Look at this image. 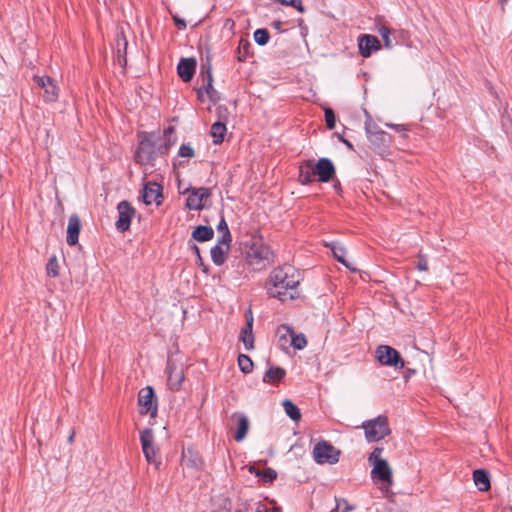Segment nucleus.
<instances>
[{"label":"nucleus","instance_id":"obj_1","mask_svg":"<svg viewBox=\"0 0 512 512\" xmlns=\"http://www.w3.org/2000/svg\"><path fill=\"white\" fill-rule=\"evenodd\" d=\"M299 284V272L293 266L285 264L269 273L264 288L269 297L285 302L296 297Z\"/></svg>","mask_w":512,"mask_h":512},{"label":"nucleus","instance_id":"obj_2","mask_svg":"<svg viewBox=\"0 0 512 512\" xmlns=\"http://www.w3.org/2000/svg\"><path fill=\"white\" fill-rule=\"evenodd\" d=\"M335 174V167L328 158H320L317 162L306 160L299 167V179L302 184L315 181L316 176L321 182H329Z\"/></svg>","mask_w":512,"mask_h":512},{"label":"nucleus","instance_id":"obj_3","mask_svg":"<svg viewBox=\"0 0 512 512\" xmlns=\"http://www.w3.org/2000/svg\"><path fill=\"white\" fill-rule=\"evenodd\" d=\"M245 259L253 270L259 271L274 261V253L261 237L252 236L246 245Z\"/></svg>","mask_w":512,"mask_h":512},{"label":"nucleus","instance_id":"obj_4","mask_svg":"<svg viewBox=\"0 0 512 512\" xmlns=\"http://www.w3.org/2000/svg\"><path fill=\"white\" fill-rule=\"evenodd\" d=\"M365 131L372 148L378 154L384 155L388 152L392 142V136L390 134L379 129V127L371 121L365 123Z\"/></svg>","mask_w":512,"mask_h":512},{"label":"nucleus","instance_id":"obj_5","mask_svg":"<svg viewBox=\"0 0 512 512\" xmlns=\"http://www.w3.org/2000/svg\"><path fill=\"white\" fill-rule=\"evenodd\" d=\"M383 448L375 447L368 457L369 463L373 466L371 476L382 482L392 483V470L388 462L382 458Z\"/></svg>","mask_w":512,"mask_h":512},{"label":"nucleus","instance_id":"obj_6","mask_svg":"<svg viewBox=\"0 0 512 512\" xmlns=\"http://www.w3.org/2000/svg\"><path fill=\"white\" fill-rule=\"evenodd\" d=\"M362 428L368 442H378L391 433L388 418L383 415L363 422Z\"/></svg>","mask_w":512,"mask_h":512},{"label":"nucleus","instance_id":"obj_7","mask_svg":"<svg viewBox=\"0 0 512 512\" xmlns=\"http://www.w3.org/2000/svg\"><path fill=\"white\" fill-rule=\"evenodd\" d=\"M340 450L327 441L317 443L313 448V457L318 464H335L339 461Z\"/></svg>","mask_w":512,"mask_h":512},{"label":"nucleus","instance_id":"obj_8","mask_svg":"<svg viewBox=\"0 0 512 512\" xmlns=\"http://www.w3.org/2000/svg\"><path fill=\"white\" fill-rule=\"evenodd\" d=\"M140 442L147 462L159 469L161 461L157 457L158 450L154 446V434L151 428H145L141 431Z\"/></svg>","mask_w":512,"mask_h":512},{"label":"nucleus","instance_id":"obj_9","mask_svg":"<svg viewBox=\"0 0 512 512\" xmlns=\"http://www.w3.org/2000/svg\"><path fill=\"white\" fill-rule=\"evenodd\" d=\"M201 78H202V85L197 90V98L201 102H203L205 100L204 94H206L207 97L209 98V100L211 102L215 103L216 101L219 100V96H218L217 91L213 87V76H212L210 64H208L207 67L202 65Z\"/></svg>","mask_w":512,"mask_h":512},{"label":"nucleus","instance_id":"obj_10","mask_svg":"<svg viewBox=\"0 0 512 512\" xmlns=\"http://www.w3.org/2000/svg\"><path fill=\"white\" fill-rule=\"evenodd\" d=\"M139 413L141 415L149 414L151 418L157 415V400L154 389L151 386L142 388L138 393Z\"/></svg>","mask_w":512,"mask_h":512},{"label":"nucleus","instance_id":"obj_11","mask_svg":"<svg viewBox=\"0 0 512 512\" xmlns=\"http://www.w3.org/2000/svg\"><path fill=\"white\" fill-rule=\"evenodd\" d=\"M158 155L156 143L149 136H145L138 145L135 153V160L139 164H151Z\"/></svg>","mask_w":512,"mask_h":512},{"label":"nucleus","instance_id":"obj_12","mask_svg":"<svg viewBox=\"0 0 512 512\" xmlns=\"http://www.w3.org/2000/svg\"><path fill=\"white\" fill-rule=\"evenodd\" d=\"M376 358L382 365L391 366L395 369L404 368V360L400 353L388 345H380L376 349Z\"/></svg>","mask_w":512,"mask_h":512},{"label":"nucleus","instance_id":"obj_13","mask_svg":"<svg viewBox=\"0 0 512 512\" xmlns=\"http://www.w3.org/2000/svg\"><path fill=\"white\" fill-rule=\"evenodd\" d=\"M186 207L190 210H202L206 207V201L211 197V190L207 187L188 188Z\"/></svg>","mask_w":512,"mask_h":512},{"label":"nucleus","instance_id":"obj_14","mask_svg":"<svg viewBox=\"0 0 512 512\" xmlns=\"http://www.w3.org/2000/svg\"><path fill=\"white\" fill-rule=\"evenodd\" d=\"M117 211L118 220L115 224L116 228L120 232H125L130 228L131 220L135 215V209L128 201L123 200L117 205Z\"/></svg>","mask_w":512,"mask_h":512},{"label":"nucleus","instance_id":"obj_15","mask_svg":"<svg viewBox=\"0 0 512 512\" xmlns=\"http://www.w3.org/2000/svg\"><path fill=\"white\" fill-rule=\"evenodd\" d=\"M34 81L38 87L44 90V100L46 102H55L59 96V88L49 76H34Z\"/></svg>","mask_w":512,"mask_h":512},{"label":"nucleus","instance_id":"obj_16","mask_svg":"<svg viewBox=\"0 0 512 512\" xmlns=\"http://www.w3.org/2000/svg\"><path fill=\"white\" fill-rule=\"evenodd\" d=\"M167 382L170 389L178 391L185 379L182 365H176L172 360L167 361Z\"/></svg>","mask_w":512,"mask_h":512},{"label":"nucleus","instance_id":"obj_17","mask_svg":"<svg viewBox=\"0 0 512 512\" xmlns=\"http://www.w3.org/2000/svg\"><path fill=\"white\" fill-rule=\"evenodd\" d=\"M358 47L362 57H370L373 51L381 48L380 41L376 36L364 34L358 38Z\"/></svg>","mask_w":512,"mask_h":512},{"label":"nucleus","instance_id":"obj_18","mask_svg":"<svg viewBox=\"0 0 512 512\" xmlns=\"http://www.w3.org/2000/svg\"><path fill=\"white\" fill-rule=\"evenodd\" d=\"M162 186L155 182H148L144 185L143 188V202L146 205H150L152 203H156L160 205L162 202Z\"/></svg>","mask_w":512,"mask_h":512},{"label":"nucleus","instance_id":"obj_19","mask_svg":"<svg viewBox=\"0 0 512 512\" xmlns=\"http://www.w3.org/2000/svg\"><path fill=\"white\" fill-rule=\"evenodd\" d=\"M81 230V220L77 214H72L68 220L66 241L69 246L78 243L79 233Z\"/></svg>","mask_w":512,"mask_h":512},{"label":"nucleus","instance_id":"obj_20","mask_svg":"<svg viewBox=\"0 0 512 512\" xmlns=\"http://www.w3.org/2000/svg\"><path fill=\"white\" fill-rule=\"evenodd\" d=\"M253 328V316L252 312L249 310L246 313V324L241 329L240 332V340L243 342L246 350L254 349V335L252 332Z\"/></svg>","mask_w":512,"mask_h":512},{"label":"nucleus","instance_id":"obj_21","mask_svg":"<svg viewBox=\"0 0 512 512\" xmlns=\"http://www.w3.org/2000/svg\"><path fill=\"white\" fill-rule=\"evenodd\" d=\"M181 462L185 467L190 469L199 470L202 467V459L199 453L192 447L183 449L181 454Z\"/></svg>","mask_w":512,"mask_h":512},{"label":"nucleus","instance_id":"obj_22","mask_svg":"<svg viewBox=\"0 0 512 512\" xmlns=\"http://www.w3.org/2000/svg\"><path fill=\"white\" fill-rule=\"evenodd\" d=\"M196 60L193 58H182L177 66L179 77L184 81H190L195 73Z\"/></svg>","mask_w":512,"mask_h":512},{"label":"nucleus","instance_id":"obj_23","mask_svg":"<svg viewBox=\"0 0 512 512\" xmlns=\"http://www.w3.org/2000/svg\"><path fill=\"white\" fill-rule=\"evenodd\" d=\"M232 420H235L237 424V430L234 434V439L237 442H241L247 435L249 430V420L243 414L235 413L231 416Z\"/></svg>","mask_w":512,"mask_h":512},{"label":"nucleus","instance_id":"obj_24","mask_svg":"<svg viewBox=\"0 0 512 512\" xmlns=\"http://www.w3.org/2000/svg\"><path fill=\"white\" fill-rule=\"evenodd\" d=\"M473 481L479 491H487L490 489V477L488 471L477 469L473 472Z\"/></svg>","mask_w":512,"mask_h":512},{"label":"nucleus","instance_id":"obj_25","mask_svg":"<svg viewBox=\"0 0 512 512\" xmlns=\"http://www.w3.org/2000/svg\"><path fill=\"white\" fill-rule=\"evenodd\" d=\"M230 246H225V244L220 243V240L218 243L211 248V258L214 264L220 266L225 262L226 254L229 251Z\"/></svg>","mask_w":512,"mask_h":512},{"label":"nucleus","instance_id":"obj_26","mask_svg":"<svg viewBox=\"0 0 512 512\" xmlns=\"http://www.w3.org/2000/svg\"><path fill=\"white\" fill-rule=\"evenodd\" d=\"M214 231L211 227L199 225L192 232V238L198 242L209 241L213 238Z\"/></svg>","mask_w":512,"mask_h":512},{"label":"nucleus","instance_id":"obj_27","mask_svg":"<svg viewBox=\"0 0 512 512\" xmlns=\"http://www.w3.org/2000/svg\"><path fill=\"white\" fill-rule=\"evenodd\" d=\"M285 375L286 371L283 368L271 367L265 372L263 382L274 384L281 381Z\"/></svg>","mask_w":512,"mask_h":512},{"label":"nucleus","instance_id":"obj_28","mask_svg":"<svg viewBox=\"0 0 512 512\" xmlns=\"http://www.w3.org/2000/svg\"><path fill=\"white\" fill-rule=\"evenodd\" d=\"M226 126L225 124L221 123V122H215L212 127H211V131H210V134L213 138V143L214 144H220L223 142L224 140V136L226 134Z\"/></svg>","mask_w":512,"mask_h":512},{"label":"nucleus","instance_id":"obj_29","mask_svg":"<svg viewBox=\"0 0 512 512\" xmlns=\"http://www.w3.org/2000/svg\"><path fill=\"white\" fill-rule=\"evenodd\" d=\"M330 246V249L333 253V256L337 259L338 262L342 263L343 265H345L348 269L352 270V271H356L355 268L351 267L349 265V263L346 261L345 259V255H346V249L341 246V245H338L336 243H333Z\"/></svg>","mask_w":512,"mask_h":512},{"label":"nucleus","instance_id":"obj_30","mask_svg":"<svg viewBox=\"0 0 512 512\" xmlns=\"http://www.w3.org/2000/svg\"><path fill=\"white\" fill-rule=\"evenodd\" d=\"M285 413L294 421H299L301 418L300 409L289 399H285L282 403Z\"/></svg>","mask_w":512,"mask_h":512},{"label":"nucleus","instance_id":"obj_31","mask_svg":"<svg viewBox=\"0 0 512 512\" xmlns=\"http://www.w3.org/2000/svg\"><path fill=\"white\" fill-rule=\"evenodd\" d=\"M217 230L219 233L222 234L221 238L219 239L220 243L225 244V246H230V242L232 240L231 234L223 216L221 217V220L217 225Z\"/></svg>","mask_w":512,"mask_h":512},{"label":"nucleus","instance_id":"obj_32","mask_svg":"<svg viewBox=\"0 0 512 512\" xmlns=\"http://www.w3.org/2000/svg\"><path fill=\"white\" fill-rule=\"evenodd\" d=\"M249 470L251 473H255L264 482H273L277 477L276 471L272 468H266L262 471H259V470H255L254 467H250Z\"/></svg>","mask_w":512,"mask_h":512},{"label":"nucleus","instance_id":"obj_33","mask_svg":"<svg viewBox=\"0 0 512 512\" xmlns=\"http://www.w3.org/2000/svg\"><path fill=\"white\" fill-rule=\"evenodd\" d=\"M237 360H238V366L243 373L248 374L252 371L253 362L249 356H247L245 354H239Z\"/></svg>","mask_w":512,"mask_h":512},{"label":"nucleus","instance_id":"obj_34","mask_svg":"<svg viewBox=\"0 0 512 512\" xmlns=\"http://www.w3.org/2000/svg\"><path fill=\"white\" fill-rule=\"evenodd\" d=\"M377 31L381 35V37L384 41V46L388 49H391L393 47V43L390 38V34L392 33V30L390 28L386 27L385 25H381L380 27H378Z\"/></svg>","mask_w":512,"mask_h":512},{"label":"nucleus","instance_id":"obj_35","mask_svg":"<svg viewBox=\"0 0 512 512\" xmlns=\"http://www.w3.org/2000/svg\"><path fill=\"white\" fill-rule=\"evenodd\" d=\"M269 39L270 35L267 29H257L254 32V40L260 46L266 45Z\"/></svg>","mask_w":512,"mask_h":512},{"label":"nucleus","instance_id":"obj_36","mask_svg":"<svg viewBox=\"0 0 512 512\" xmlns=\"http://www.w3.org/2000/svg\"><path fill=\"white\" fill-rule=\"evenodd\" d=\"M47 275L50 277H57L59 275V265L56 256H52L46 265Z\"/></svg>","mask_w":512,"mask_h":512},{"label":"nucleus","instance_id":"obj_37","mask_svg":"<svg viewBox=\"0 0 512 512\" xmlns=\"http://www.w3.org/2000/svg\"><path fill=\"white\" fill-rule=\"evenodd\" d=\"M251 44L246 39H240L238 46V60L245 61L247 55L249 54V49Z\"/></svg>","mask_w":512,"mask_h":512},{"label":"nucleus","instance_id":"obj_38","mask_svg":"<svg viewBox=\"0 0 512 512\" xmlns=\"http://www.w3.org/2000/svg\"><path fill=\"white\" fill-rule=\"evenodd\" d=\"M291 345L297 350L304 349L307 345L304 334H293L291 332Z\"/></svg>","mask_w":512,"mask_h":512},{"label":"nucleus","instance_id":"obj_39","mask_svg":"<svg viewBox=\"0 0 512 512\" xmlns=\"http://www.w3.org/2000/svg\"><path fill=\"white\" fill-rule=\"evenodd\" d=\"M354 508L348 503L346 499L336 498V506L334 512H349Z\"/></svg>","mask_w":512,"mask_h":512},{"label":"nucleus","instance_id":"obj_40","mask_svg":"<svg viewBox=\"0 0 512 512\" xmlns=\"http://www.w3.org/2000/svg\"><path fill=\"white\" fill-rule=\"evenodd\" d=\"M325 122L329 129H333L336 124V117L332 109H325Z\"/></svg>","mask_w":512,"mask_h":512},{"label":"nucleus","instance_id":"obj_41","mask_svg":"<svg viewBox=\"0 0 512 512\" xmlns=\"http://www.w3.org/2000/svg\"><path fill=\"white\" fill-rule=\"evenodd\" d=\"M179 156L181 157H194V149L189 144H182L178 151Z\"/></svg>","mask_w":512,"mask_h":512},{"label":"nucleus","instance_id":"obj_42","mask_svg":"<svg viewBox=\"0 0 512 512\" xmlns=\"http://www.w3.org/2000/svg\"><path fill=\"white\" fill-rule=\"evenodd\" d=\"M386 126L391 129H394L397 132L403 133V137H407L406 132L409 131V127L407 125L386 123Z\"/></svg>","mask_w":512,"mask_h":512},{"label":"nucleus","instance_id":"obj_43","mask_svg":"<svg viewBox=\"0 0 512 512\" xmlns=\"http://www.w3.org/2000/svg\"><path fill=\"white\" fill-rule=\"evenodd\" d=\"M417 269L420 271L428 270V260L423 254H418Z\"/></svg>","mask_w":512,"mask_h":512},{"label":"nucleus","instance_id":"obj_44","mask_svg":"<svg viewBox=\"0 0 512 512\" xmlns=\"http://www.w3.org/2000/svg\"><path fill=\"white\" fill-rule=\"evenodd\" d=\"M171 145L172 144L169 139L165 140L163 143H161L159 145H156L158 154H160V155L166 154L169 151Z\"/></svg>","mask_w":512,"mask_h":512},{"label":"nucleus","instance_id":"obj_45","mask_svg":"<svg viewBox=\"0 0 512 512\" xmlns=\"http://www.w3.org/2000/svg\"><path fill=\"white\" fill-rule=\"evenodd\" d=\"M255 512H280L279 508L268 509L266 505L258 503Z\"/></svg>","mask_w":512,"mask_h":512},{"label":"nucleus","instance_id":"obj_46","mask_svg":"<svg viewBox=\"0 0 512 512\" xmlns=\"http://www.w3.org/2000/svg\"><path fill=\"white\" fill-rule=\"evenodd\" d=\"M172 18H173V21H174L175 26H176L179 30H183V29H185V28H186L187 24H186L185 20L180 19L179 17H177V16H175V15H174Z\"/></svg>","mask_w":512,"mask_h":512},{"label":"nucleus","instance_id":"obj_47","mask_svg":"<svg viewBox=\"0 0 512 512\" xmlns=\"http://www.w3.org/2000/svg\"><path fill=\"white\" fill-rule=\"evenodd\" d=\"M191 249L194 252V255H196L197 259L202 263V257L200 255L199 247L196 244H192Z\"/></svg>","mask_w":512,"mask_h":512},{"label":"nucleus","instance_id":"obj_48","mask_svg":"<svg viewBox=\"0 0 512 512\" xmlns=\"http://www.w3.org/2000/svg\"><path fill=\"white\" fill-rule=\"evenodd\" d=\"M272 27L280 31L282 27V22L280 20H275L272 22Z\"/></svg>","mask_w":512,"mask_h":512},{"label":"nucleus","instance_id":"obj_49","mask_svg":"<svg viewBox=\"0 0 512 512\" xmlns=\"http://www.w3.org/2000/svg\"><path fill=\"white\" fill-rule=\"evenodd\" d=\"M174 131V128L173 127H169L165 130V134L166 133H172Z\"/></svg>","mask_w":512,"mask_h":512},{"label":"nucleus","instance_id":"obj_50","mask_svg":"<svg viewBox=\"0 0 512 512\" xmlns=\"http://www.w3.org/2000/svg\"><path fill=\"white\" fill-rule=\"evenodd\" d=\"M74 438V432L69 436L68 441L71 443Z\"/></svg>","mask_w":512,"mask_h":512},{"label":"nucleus","instance_id":"obj_51","mask_svg":"<svg viewBox=\"0 0 512 512\" xmlns=\"http://www.w3.org/2000/svg\"><path fill=\"white\" fill-rule=\"evenodd\" d=\"M343 141H344V143L346 144V146H348L349 148H351V147H352V145H351L348 141H346V140H343Z\"/></svg>","mask_w":512,"mask_h":512},{"label":"nucleus","instance_id":"obj_52","mask_svg":"<svg viewBox=\"0 0 512 512\" xmlns=\"http://www.w3.org/2000/svg\"><path fill=\"white\" fill-rule=\"evenodd\" d=\"M506 0H501V4L503 5V3L505 2Z\"/></svg>","mask_w":512,"mask_h":512},{"label":"nucleus","instance_id":"obj_53","mask_svg":"<svg viewBox=\"0 0 512 512\" xmlns=\"http://www.w3.org/2000/svg\"><path fill=\"white\" fill-rule=\"evenodd\" d=\"M237 512H242L241 510H238Z\"/></svg>","mask_w":512,"mask_h":512}]
</instances>
